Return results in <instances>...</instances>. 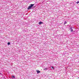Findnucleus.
Instances as JSON below:
<instances>
[{
	"instance_id": "obj_1",
	"label": "nucleus",
	"mask_w": 79,
	"mask_h": 79,
	"mask_svg": "<svg viewBox=\"0 0 79 79\" xmlns=\"http://www.w3.org/2000/svg\"><path fill=\"white\" fill-rule=\"evenodd\" d=\"M34 5V4H31L30 5V6H29L27 8V9L28 10H30V9H31V8H32V6H33Z\"/></svg>"
},
{
	"instance_id": "obj_8",
	"label": "nucleus",
	"mask_w": 79,
	"mask_h": 79,
	"mask_svg": "<svg viewBox=\"0 0 79 79\" xmlns=\"http://www.w3.org/2000/svg\"><path fill=\"white\" fill-rule=\"evenodd\" d=\"M66 23H67V22H65L64 23V25L66 24Z\"/></svg>"
},
{
	"instance_id": "obj_7",
	"label": "nucleus",
	"mask_w": 79,
	"mask_h": 79,
	"mask_svg": "<svg viewBox=\"0 0 79 79\" xmlns=\"http://www.w3.org/2000/svg\"><path fill=\"white\" fill-rule=\"evenodd\" d=\"M7 44L8 45H10V42H9Z\"/></svg>"
},
{
	"instance_id": "obj_9",
	"label": "nucleus",
	"mask_w": 79,
	"mask_h": 79,
	"mask_svg": "<svg viewBox=\"0 0 79 79\" xmlns=\"http://www.w3.org/2000/svg\"><path fill=\"white\" fill-rule=\"evenodd\" d=\"M79 3V1H77V4Z\"/></svg>"
},
{
	"instance_id": "obj_2",
	"label": "nucleus",
	"mask_w": 79,
	"mask_h": 79,
	"mask_svg": "<svg viewBox=\"0 0 79 79\" xmlns=\"http://www.w3.org/2000/svg\"><path fill=\"white\" fill-rule=\"evenodd\" d=\"M36 72H37V74H39V73H40V71L39 70H36Z\"/></svg>"
},
{
	"instance_id": "obj_5",
	"label": "nucleus",
	"mask_w": 79,
	"mask_h": 79,
	"mask_svg": "<svg viewBox=\"0 0 79 79\" xmlns=\"http://www.w3.org/2000/svg\"><path fill=\"white\" fill-rule=\"evenodd\" d=\"M12 79H15V76H12Z\"/></svg>"
},
{
	"instance_id": "obj_3",
	"label": "nucleus",
	"mask_w": 79,
	"mask_h": 79,
	"mask_svg": "<svg viewBox=\"0 0 79 79\" xmlns=\"http://www.w3.org/2000/svg\"><path fill=\"white\" fill-rule=\"evenodd\" d=\"M43 23L42 22H39V24H40H40H42Z\"/></svg>"
},
{
	"instance_id": "obj_10",
	"label": "nucleus",
	"mask_w": 79,
	"mask_h": 79,
	"mask_svg": "<svg viewBox=\"0 0 79 79\" xmlns=\"http://www.w3.org/2000/svg\"><path fill=\"white\" fill-rule=\"evenodd\" d=\"M52 69H54V68H53V67L52 66Z\"/></svg>"
},
{
	"instance_id": "obj_6",
	"label": "nucleus",
	"mask_w": 79,
	"mask_h": 79,
	"mask_svg": "<svg viewBox=\"0 0 79 79\" xmlns=\"http://www.w3.org/2000/svg\"><path fill=\"white\" fill-rule=\"evenodd\" d=\"M47 69V68H45L44 69V70H47V69Z\"/></svg>"
},
{
	"instance_id": "obj_4",
	"label": "nucleus",
	"mask_w": 79,
	"mask_h": 79,
	"mask_svg": "<svg viewBox=\"0 0 79 79\" xmlns=\"http://www.w3.org/2000/svg\"><path fill=\"white\" fill-rule=\"evenodd\" d=\"M70 30L71 32H73V29L72 28H70Z\"/></svg>"
}]
</instances>
